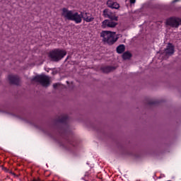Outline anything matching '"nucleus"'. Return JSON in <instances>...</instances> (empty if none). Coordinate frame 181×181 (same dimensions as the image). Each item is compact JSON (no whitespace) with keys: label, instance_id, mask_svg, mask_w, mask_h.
Instances as JSON below:
<instances>
[{"label":"nucleus","instance_id":"13","mask_svg":"<svg viewBox=\"0 0 181 181\" xmlns=\"http://www.w3.org/2000/svg\"><path fill=\"white\" fill-rule=\"evenodd\" d=\"M115 69H116V67L112 66H105L101 67V71L105 74H108L111 71H115Z\"/></svg>","mask_w":181,"mask_h":181},{"label":"nucleus","instance_id":"22","mask_svg":"<svg viewBox=\"0 0 181 181\" xmlns=\"http://www.w3.org/2000/svg\"><path fill=\"white\" fill-rule=\"evenodd\" d=\"M168 181H171V180H168Z\"/></svg>","mask_w":181,"mask_h":181},{"label":"nucleus","instance_id":"6","mask_svg":"<svg viewBox=\"0 0 181 181\" xmlns=\"http://www.w3.org/2000/svg\"><path fill=\"white\" fill-rule=\"evenodd\" d=\"M118 25V23L115 20L112 19H105L101 23V28L102 29H110V28H115Z\"/></svg>","mask_w":181,"mask_h":181},{"label":"nucleus","instance_id":"21","mask_svg":"<svg viewBox=\"0 0 181 181\" xmlns=\"http://www.w3.org/2000/svg\"><path fill=\"white\" fill-rule=\"evenodd\" d=\"M68 59H69V57L66 58V61H67V60H68Z\"/></svg>","mask_w":181,"mask_h":181},{"label":"nucleus","instance_id":"3","mask_svg":"<svg viewBox=\"0 0 181 181\" xmlns=\"http://www.w3.org/2000/svg\"><path fill=\"white\" fill-rule=\"evenodd\" d=\"M67 54V52L65 49L55 48L51 50L48 53V57L51 62H59L63 59Z\"/></svg>","mask_w":181,"mask_h":181},{"label":"nucleus","instance_id":"17","mask_svg":"<svg viewBox=\"0 0 181 181\" xmlns=\"http://www.w3.org/2000/svg\"><path fill=\"white\" fill-rule=\"evenodd\" d=\"M60 86V83H55L53 84V88L54 89H57Z\"/></svg>","mask_w":181,"mask_h":181},{"label":"nucleus","instance_id":"12","mask_svg":"<svg viewBox=\"0 0 181 181\" xmlns=\"http://www.w3.org/2000/svg\"><path fill=\"white\" fill-rule=\"evenodd\" d=\"M107 6L112 9H119L120 8V5L117 2L112 0H107Z\"/></svg>","mask_w":181,"mask_h":181},{"label":"nucleus","instance_id":"11","mask_svg":"<svg viewBox=\"0 0 181 181\" xmlns=\"http://www.w3.org/2000/svg\"><path fill=\"white\" fill-rule=\"evenodd\" d=\"M166 55H172L175 53V46L173 43L169 42L165 49Z\"/></svg>","mask_w":181,"mask_h":181},{"label":"nucleus","instance_id":"18","mask_svg":"<svg viewBox=\"0 0 181 181\" xmlns=\"http://www.w3.org/2000/svg\"><path fill=\"white\" fill-rule=\"evenodd\" d=\"M129 2L131 4H136V0H130Z\"/></svg>","mask_w":181,"mask_h":181},{"label":"nucleus","instance_id":"9","mask_svg":"<svg viewBox=\"0 0 181 181\" xmlns=\"http://www.w3.org/2000/svg\"><path fill=\"white\" fill-rule=\"evenodd\" d=\"M8 79L10 84L18 86L20 83V78L18 75L10 74L8 76Z\"/></svg>","mask_w":181,"mask_h":181},{"label":"nucleus","instance_id":"1","mask_svg":"<svg viewBox=\"0 0 181 181\" xmlns=\"http://www.w3.org/2000/svg\"><path fill=\"white\" fill-rule=\"evenodd\" d=\"M69 116L67 115H63L57 119V122L63 124V127H59L61 129L59 132L60 136L63 139L64 141L60 143V145L64 148H68V144L75 146L74 139L71 132H69V127L67 123Z\"/></svg>","mask_w":181,"mask_h":181},{"label":"nucleus","instance_id":"16","mask_svg":"<svg viewBox=\"0 0 181 181\" xmlns=\"http://www.w3.org/2000/svg\"><path fill=\"white\" fill-rule=\"evenodd\" d=\"M160 103L159 100H149L148 105H157Z\"/></svg>","mask_w":181,"mask_h":181},{"label":"nucleus","instance_id":"20","mask_svg":"<svg viewBox=\"0 0 181 181\" xmlns=\"http://www.w3.org/2000/svg\"><path fill=\"white\" fill-rule=\"evenodd\" d=\"M32 181H41L40 179H33Z\"/></svg>","mask_w":181,"mask_h":181},{"label":"nucleus","instance_id":"7","mask_svg":"<svg viewBox=\"0 0 181 181\" xmlns=\"http://www.w3.org/2000/svg\"><path fill=\"white\" fill-rule=\"evenodd\" d=\"M181 19L176 17H170L166 20V25L170 26L171 28H179L180 25Z\"/></svg>","mask_w":181,"mask_h":181},{"label":"nucleus","instance_id":"19","mask_svg":"<svg viewBox=\"0 0 181 181\" xmlns=\"http://www.w3.org/2000/svg\"><path fill=\"white\" fill-rule=\"evenodd\" d=\"M179 1H180V0H173V1H172V4H175V3H177V2H179Z\"/></svg>","mask_w":181,"mask_h":181},{"label":"nucleus","instance_id":"4","mask_svg":"<svg viewBox=\"0 0 181 181\" xmlns=\"http://www.w3.org/2000/svg\"><path fill=\"white\" fill-rule=\"evenodd\" d=\"M100 37L103 38V42L107 43L108 45H113L118 40L115 33L109 30H103L100 33Z\"/></svg>","mask_w":181,"mask_h":181},{"label":"nucleus","instance_id":"5","mask_svg":"<svg viewBox=\"0 0 181 181\" xmlns=\"http://www.w3.org/2000/svg\"><path fill=\"white\" fill-rule=\"evenodd\" d=\"M32 81L39 83L43 87H48L50 86V78L47 75H36L32 78Z\"/></svg>","mask_w":181,"mask_h":181},{"label":"nucleus","instance_id":"2","mask_svg":"<svg viewBox=\"0 0 181 181\" xmlns=\"http://www.w3.org/2000/svg\"><path fill=\"white\" fill-rule=\"evenodd\" d=\"M62 16L68 21H74L76 24H80L83 21L82 12L80 14L78 12L73 13L66 8H62Z\"/></svg>","mask_w":181,"mask_h":181},{"label":"nucleus","instance_id":"10","mask_svg":"<svg viewBox=\"0 0 181 181\" xmlns=\"http://www.w3.org/2000/svg\"><path fill=\"white\" fill-rule=\"evenodd\" d=\"M81 13H82V18L86 23H90L94 21L95 18L90 13H88V12H86V13L81 12Z\"/></svg>","mask_w":181,"mask_h":181},{"label":"nucleus","instance_id":"15","mask_svg":"<svg viewBox=\"0 0 181 181\" xmlns=\"http://www.w3.org/2000/svg\"><path fill=\"white\" fill-rule=\"evenodd\" d=\"M132 57V54L129 52H125L122 54V59L124 60L130 59Z\"/></svg>","mask_w":181,"mask_h":181},{"label":"nucleus","instance_id":"8","mask_svg":"<svg viewBox=\"0 0 181 181\" xmlns=\"http://www.w3.org/2000/svg\"><path fill=\"white\" fill-rule=\"evenodd\" d=\"M103 16L105 18H109L115 21H119V16H116L115 13L112 12L110 8H105L103 11Z\"/></svg>","mask_w":181,"mask_h":181},{"label":"nucleus","instance_id":"14","mask_svg":"<svg viewBox=\"0 0 181 181\" xmlns=\"http://www.w3.org/2000/svg\"><path fill=\"white\" fill-rule=\"evenodd\" d=\"M116 51L118 54H122L125 52V45L122 44L117 47Z\"/></svg>","mask_w":181,"mask_h":181}]
</instances>
